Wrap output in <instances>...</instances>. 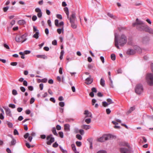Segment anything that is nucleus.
Returning <instances> with one entry per match:
<instances>
[{
    "label": "nucleus",
    "instance_id": "1",
    "mask_svg": "<svg viewBox=\"0 0 153 153\" xmlns=\"http://www.w3.org/2000/svg\"><path fill=\"white\" fill-rule=\"evenodd\" d=\"M132 26L135 27L139 31H144L153 34V29L149 27L143 22L139 20L138 18L136 19L135 22L132 24Z\"/></svg>",
    "mask_w": 153,
    "mask_h": 153
},
{
    "label": "nucleus",
    "instance_id": "2",
    "mask_svg": "<svg viewBox=\"0 0 153 153\" xmlns=\"http://www.w3.org/2000/svg\"><path fill=\"white\" fill-rule=\"evenodd\" d=\"M115 46L117 48L120 49L119 45L121 47L123 46L127 42V39L126 36L124 34H122L119 36L117 39L116 35L114 38Z\"/></svg>",
    "mask_w": 153,
    "mask_h": 153
},
{
    "label": "nucleus",
    "instance_id": "3",
    "mask_svg": "<svg viewBox=\"0 0 153 153\" xmlns=\"http://www.w3.org/2000/svg\"><path fill=\"white\" fill-rule=\"evenodd\" d=\"M146 79L149 85L150 86L153 85V74H148L146 76Z\"/></svg>",
    "mask_w": 153,
    "mask_h": 153
},
{
    "label": "nucleus",
    "instance_id": "4",
    "mask_svg": "<svg viewBox=\"0 0 153 153\" xmlns=\"http://www.w3.org/2000/svg\"><path fill=\"white\" fill-rule=\"evenodd\" d=\"M27 36L26 34H25L21 36H17L15 38L16 41L18 42L23 43L27 40V38H26Z\"/></svg>",
    "mask_w": 153,
    "mask_h": 153
},
{
    "label": "nucleus",
    "instance_id": "5",
    "mask_svg": "<svg viewBox=\"0 0 153 153\" xmlns=\"http://www.w3.org/2000/svg\"><path fill=\"white\" fill-rule=\"evenodd\" d=\"M135 92L137 94H140L143 92V88L141 84H137L135 88Z\"/></svg>",
    "mask_w": 153,
    "mask_h": 153
},
{
    "label": "nucleus",
    "instance_id": "6",
    "mask_svg": "<svg viewBox=\"0 0 153 153\" xmlns=\"http://www.w3.org/2000/svg\"><path fill=\"white\" fill-rule=\"evenodd\" d=\"M70 22H75L76 21V14L74 12H72L70 17H69Z\"/></svg>",
    "mask_w": 153,
    "mask_h": 153
},
{
    "label": "nucleus",
    "instance_id": "7",
    "mask_svg": "<svg viewBox=\"0 0 153 153\" xmlns=\"http://www.w3.org/2000/svg\"><path fill=\"white\" fill-rule=\"evenodd\" d=\"M85 81V83L87 85H89L92 82L93 79L91 78V76L90 75L86 79Z\"/></svg>",
    "mask_w": 153,
    "mask_h": 153
},
{
    "label": "nucleus",
    "instance_id": "8",
    "mask_svg": "<svg viewBox=\"0 0 153 153\" xmlns=\"http://www.w3.org/2000/svg\"><path fill=\"white\" fill-rule=\"evenodd\" d=\"M53 135L51 134L48 135V145H51V143L54 141V137H52Z\"/></svg>",
    "mask_w": 153,
    "mask_h": 153
},
{
    "label": "nucleus",
    "instance_id": "9",
    "mask_svg": "<svg viewBox=\"0 0 153 153\" xmlns=\"http://www.w3.org/2000/svg\"><path fill=\"white\" fill-rule=\"evenodd\" d=\"M120 151L121 153H127L129 150L126 148H121L120 149Z\"/></svg>",
    "mask_w": 153,
    "mask_h": 153
},
{
    "label": "nucleus",
    "instance_id": "10",
    "mask_svg": "<svg viewBox=\"0 0 153 153\" xmlns=\"http://www.w3.org/2000/svg\"><path fill=\"white\" fill-rule=\"evenodd\" d=\"M135 53V50L132 49H128L127 51V53L129 55H132L134 54Z\"/></svg>",
    "mask_w": 153,
    "mask_h": 153
},
{
    "label": "nucleus",
    "instance_id": "11",
    "mask_svg": "<svg viewBox=\"0 0 153 153\" xmlns=\"http://www.w3.org/2000/svg\"><path fill=\"white\" fill-rule=\"evenodd\" d=\"M104 136L105 140H109L113 137V136L112 135L110 134L105 135Z\"/></svg>",
    "mask_w": 153,
    "mask_h": 153
},
{
    "label": "nucleus",
    "instance_id": "12",
    "mask_svg": "<svg viewBox=\"0 0 153 153\" xmlns=\"http://www.w3.org/2000/svg\"><path fill=\"white\" fill-rule=\"evenodd\" d=\"M6 111V113L7 115L9 116H11V112L10 109L8 108H3Z\"/></svg>",
    "mask_w": 153,
    "mask_h": 153
},
{
    "label": "nucleus",
    "instance_id": "13",
    "mask_svg": "<svg viewBox=\"0 0 153 153\" xmlns=\"http://www.w3.org/2000/svg\"><path fill=\"white\" fill-rule=\"evenodd\" d=\"M84 114L86 115L85 117V118L87 117H92V114L88 110H85V111Z\"/></svg>",
    "mask_w": 153,
    "mask_h": 153
},
{
    "label": "nucleus",
    "instance_id": "14",
    "mask_svg": "<svg viewBox=\"0 0 153 153\" xmlns=\"http://www.w3.org/2000/svg\"><path fill=\"white\" fill-rule=\"evenodd\" d=\"M64 130L67 131H70V126L68 124H66L64 125Z\"/></svg>",
    "mask_w": 153,
    "mask_h": 153
},
{
    "label": "nucleus",
    "instance_id": "15",
    "mask_svg": "<svg viewBox=\"0 0 153 153\" xmlns=\"http://www.w3.org/2000/svg\"><path fill=\"white\" fill-rule=\"evenodd\" d=\"M36 56L38 58H40L43 59H47V56L44 55H37Z\"/></svg>",
    "mask_w": 153,
    "mask_h": 153
},
{
    "label": "nucleus",
    "instance_id": "16",
    "mask_svg": "<svg viewBox=\"0 0 153 153\" xmlns=\"http://www.w3.org/2000/svg\"><path fill=\"white\" fill-rule=\"evenodd\" d=\"M71 146L72 150L75 153H79V152L77 151L76 147L75 145L74 144H71Z\"/></svg>",
    "mask_w": 153,
    "mask_h": 153
},
{
    "label": "nucleus",
    "instance_id": "17",
    "mask_svg": "<svg viewBox=\"0 0 153 153\" xmlns=\"http://www.w3.org/2000/svg\"><path fill=\"white\" fill-rule=\"evenodd\" d=\"M97 141L98 142H102L105 141V138H104V136L103 135L102 137L99 138L97 139Z\"/></svg>",
    "mask_w": 153,
    "mask_h": 153
},
{
    "label": "nucleus",
    "instance_id": "18",
    "mask_svg": "<svg viewBox=\"0 0 153 153\" xmlns=\"http://www.w3.org/2000/svg\"><path fill=\"white\" fill-rule=\"evenodd\" d=\"M64 11L67 15L68 19L69 18V11L67 7H65L64 8Z\"/></svg>",
    "mask_w": 153,
    "mask_h": 153
},
{
    "label": "nucleus",
    "instance_id": "19",
    "mask_svg": "<svg viewBox=\"0 0 153 153\" xmlns=\"http://www.w3.org/2000/svg\"><path fill=\"white\" fill-rule=\"evenodd\" d=\"M11 138L12 139V140L11 141V144L10 145H14L16 143V140L13 137V136H11Z\"/></svg>",
    "mask_w": 153,
    "mask_h": 153
},
{
    "label": "nucleus",
    "instance_id": "20",
    "mask_svg": "<svg viewBox=\"0 0 153 153\" xmlns=\"http://www.w3.org/2000/svg\"><path fill=\"white\" fill-rule=\"evenodd\" d=\"M18 23L20 25H23L25 24L26 22L24 20H19L18 22Z\"/></svg>",
    "mask_w": 153,
    "mask_h": 153
},
{
    "label": "nucleus",
    "instance_id": "21",
    "mask_svg": "<svg viewBox=\"0 0 153 153\" xmlns=\"http://www.w3.org/2000/svg\"><path fill=\"white\" fill-rule=\"evenodd\" d=\"M39 32H36L35 34L33 35V37L36 39H38L39 37Z\"/></svg>",
    "mask_w": 153,
    "mask_h": 153
},
{
    "label": "nucleus",
    "instance_id": "22",
    "mask_svg": "<svg viewBox=\"0 0 153 153\" xmlns=\"http://www.w3.org/2000/svg\"><path fill=\"white\" fill-rule=\"evenodd\" d=\"M64 22L62 21L59 22V24L58 26L57 27H59L60 28H64Z\"/></svg>",
    "mask_w": 153,
    "mask_h": 153
},
{
    "label": "nucleus",
    "instance_id": "23",
    "mask_svg": "<svg viewBox=\"0 0 153 153\" xmlns=\"http://www.w3.org/2000/svg\"><path fill=\"white\" fill-rule=\"evenodd\" d=\"M88 68L90 69H92L93 70H95L96 69V68L95 67L91 64H89L88 65Z\"/></svg>",
    "mask_w": 153,
    "mask_h": 153
},
{
    "label": "nucleus",
    "instance_id": "24",
    "mask_svg": "<svg viewBox=\"0 0 153 153\" xmlns=\"http://www.w3.org/2000/svg\"><path fill=\"white\" fill-rule=\"evenodd\" d=\"M90 128L91 126L89 125H84L82 126V128L86 130Z\"/></svg>",
    "mask_w": 153,
    "mask_h": 153
},
{
    "label": "nucleus",
    "instance_id": "25",
    "mask_svg": "<svg viewBox=\"0 0 153 153\" xmlns=\"http://www.w3.org/2000/svg\"><path fill=\"white\" fill-rule=\"evenodd\" d=\"M100 84L103 87H104L105 86V80L102 78H101V79H100Z\"/></svg>",
    "mask_w": 153,
    "mask_h": 153
},
{
    "label": "nucleus",
    "instance_id": "26",
    "mask_svg": "<svg viewBox=\"0 0 153 153\" xmlns=\"http://www.w3.org/2000/svg\"><path fill=\"white\" fill-rule=\"evenodd\" d=\"M71 24V26L74 29H75L77 27V25L75 24V22H70Z\"/></svg>",
    "mask_w": 153,
    "mask_h": 153
},
{
    "label": "nucleus",
    "instance_id": "27",
    "mask_svg": "<svg viewBox=\"0 0 153 153\" xmlns=\"http://www.w3.org/2000/svg\"><path fill=\"white\" fill-rule=\"evenodd\" d=\"M52 131L54 135L58 136V134L56 132V129L55 128H53Z\"/></svg>",
    "mask_w": 153,
    "mask_h": 153
},
{
    "label": "nucleus",
    "instance_id": "28",
    "mask_svg": "<svg viewBox=\"0 0 153 153\" xmlns=\"http://www.w3.org/2000/svg\"><path fill=\"white\" fill-rule=\"evenodd\" d=\"M64 29L62 28H58L57 30V33L59 34H60L62 31H63Z\"/></svg>",
    "mask_w": 153,
    "mask_h": 153
},
{
    "label": "nucleus",
    "instance_id": "29",
    "mask_svg": "<svg viewBox=\"0 0 153 153\" xmlns=\"http://www.w3.org/2000/svg\"><path fill=\"white\" fill-rule=\"evenodd\" d=\"M59 147L60 150L63 153H68L67 151L66 150L63 149L61 146H60Z\"/></svg>",
    "mask_w": 153,
    "mask_h": 153
},
{
    "label": "nucleus",
    "instance_id": "30",
    "mask_svg": "<svg viewBox=\"0 0 153 153\" xmlns=\"http://www.w3.org/2000/svg\"><path fill=\"white\" fill-rule=\"evenodd\" d=\"M135 108L134 107H131L130 108V109L128 111V113H130L131 112L133 111Z\"/></svg>",
    "mask_w": 153,
    "mask_h": 153
},
{
    "label": "nucleus",
    "instance_id": "31",
    "mask_svg": "<svg viewBox=\"0 0 153 153\" xmlns=\"http://www.w3.org/2000/svg\"><path fill=\"white\" fill-rule=\"evenodd\" d=\"M107 101L108 103L109 104V105L114 103V102L112 101V100L110 98L107 99Z\"/></svg>",
    "mask_w": 153,
    "mask_h": 153
},
{
    "label": "nucleus",
    "instance_id": "32",
    "mask_svg": "<svg viewBox=\"0 0 153 153\" xmlns=\"http://www.w3.org/2000/svg\"><path fill=\"white\" fill-rule=\"evenodd\" d=\"M111 59L113 60H114L116 59L115 55L114 54H112L111 55Z\"/></svg>",
    "mask_w": 153,
    "mask_h": 153
},
{
    "label": "nucleus",
    "instance_id": "33",
    "mask_svg": "<svg viewBox=\"0 0 153 153\" xmlns=\"http://www.w3.org/2000/svg\"><path fill=\"white\" fill-rule=\"evenodd\" d=\"M102 103L103 106L104 107H106L109 105V104L105 101L103 102Z\"/></svg>",
    "mask_w": 153,
    "mask_h": 153
},
{
    "label": "nucleus",
    "instance_id": "34",
    "mask_svg": "<svg viewBox=\"0 0 153 153\" xmlns=\"http://www.w3.org/2000/svg\"><path fill=\"white\" fill-rule=\"evenodd\" d=\"M76 137L78 140H81L82 139V137L81 135L79 134H77L76 135Z\"/></svg>",
    "mask_w": 153,
    "mask_h": 153
},
{
    "label": "nucleus",
    "instance_id": "35",
    "mask_svg": "<svg viewBox=\"0 0 153 153\" xmlns=\"http://www.w3.org/2000/svg\"><path fill=\"white\" fill-rule=\"evenodd\" d=\"M91 121V118L86 119L85 120V122H86L87 124H89L90 123Z\"/></svg>",
    "mask_w": 153,
    "mask_h": 153
},
{
    "label": "nucleus",
    "instance_id": "36",
    "mask_svg": "<svg viewBox=\"0 0 153 153\" xmlns=\"http://www.w3.org/2000/svg\"><path fill=\"white\" fill-rule=\"evenodd\" d=\"M76 143L77 146L78 147H80L82 145L81 142L80 141H77L76 142Z\"/></svg>",
    "mask_w": 153,
    "mask_h": 153
},
{
    "label": "nucleus",
    "instance_id": "37",
    "mask_svg": "<svg viewBox=\"0 0 153 153\" xmlns=\"http://www.w3.org/2000/svg\"><path fill=\"white\" fill-rule=\"evenodd\" d=\"M59 137L61 138H62L63 137V133L62 131L59 132Z\"/></svg>",
    "mask_w": 153,
    "mask_h": 153
},
{
    "label": "nucleus",
    "instance_id": "38",
    "mask_svg": "<svg viewBox=\"0 0 153 153\" xmlns=\"http://www.w3.org/2000/svg\"><path fill=\"white\" fill-rule=\"evenodd\" d=\"M9 8V7L8 6L4 7L3 9L4 12H6Z\"/></svg>",
    "mask_w": 153,
    "mask_h": 153
},
{
    "label": "nucleus",
    "instance_id": "39",
    "mask_svg": "<svg viewBox=\"0 0 153 153\" xmlns=\"http://www.w3.org/2000/svg\"><path fill=\"white\" fill-rule=\"evenodd\" d=\"M59 105L61 107H63L65 106V103L63 102H59Z\"/></svg>",
    "mask_w": 153,
    "mask_h": 153
},
{
    "label": "nucleus",
    "instance_id": "40",
    "mask_svg": "<svg viewBox=\"0 0 153 153\" xmlns=\"http://www.w3.org/2000/svg\"><path fill=\"white\" fill-rule=\"evenodd\" d=\"M109 79L111 82L110 86L112 88H113L114 86L113 84V82L111 79V77L110 76H109Z\"/></svg>",
    "mask_w": 153,
    "mask_h": 153
},
{
    "label": "nucleus",
    "instance_id": "41",
    "mask_svg": "<svg viewBox=\"0 0 153 153\" xmlns=\"http://www.w3.org/2000/svg\"><path fill=\"white\" fill-rule=\"evenodd\" d=\"M12 93V94L14 95H16L17 94V91L15 89H13V90Z\"/></svg>",
    "mask_w": 153,
    "mask_h": 153
},
{
    "label": "nucleus",
    "instance_id": "42",
    "mask_svg": "<svg viewBox=\"0 0 153 153\" xmlns=\"http://www.w3.org/2000/svg\"><path fill=\"white\" fill-rule=\"evenodd\" d=\"M33 32H39V30L37 29V27L35 26H33Z\"/></svg>",
    "mask_w": 153,
    "mask_h": 153
},
{
    "label": "nucleus",
    "instance_id": "43",
    "mask_svg": "<svg viewBox=\"0 0 153 153\" xmlns=\"http://www.w3.org/2000/svg\"><path fill=\"white\" fill-rule=\"evenodd\" d=\"M52 146L54 148H56L58 146V144L56 142L53 144Z\"/></svg>",
    "mask_w": 153,
    "mask_h": 153
},
{
    "label": "nucleus",
    "instance_id": "44",
    "mask_svg": "<svg viewBox=\"0 0 153 153\" xmlns=\"http://www.w3.org/2000/svg\"><path fill=\"white\" fill-rule=\"evenodd\" d=\"M17 65V62H12L10 63V65L13 66H16Z\"/></svg>",
    "mask_w": 153,
    "mask_h": 153
},
{
    "label": "nucleus",
    "instance_id": "45",
    "mask_svg": "<svg viewBox=\"0 0 153 153\" xmlns=\"http://www.w3.org/2000/svg\"><path fill=\"white\" fill-rule=\"evenodd\" d=\"M29 135V134L28 133H26L24 136V137L25 139H27Z\"/></svg>",
    "mask_w": 153,
    "mask_h": 153
},
{
    "label": "nucleus",
    "instance_id": "46",
    "mask_svg": "<svg viewBox=\"0 0 153 153\" xmlns=\"http://www.w3.org/2000/svg\"><path fill=\"white\" fill-rule=\"evenodd\" d=\"M9 106L13 108H15V105L13 104H10L9 105Z\"/></svg>",
    "mask_w": 153,
    "mask_h": 153
},
{
    "label": "nucleus",
    "instance_id": "47",
    "mask_svg": "<svg viewBox=\"0 0 153 153\" xmlns=\"http://www.w3.org/2000/svg\"><path fill=\"white\" fill-rule=\"evenodd\" d=\"M13 134L14 135H18L19 133L16 129H15L14 130Z\"/></svg>",
    "mask_w": 153,
    "mask_h": 153
},
{
    "label": "nucleus",
    "instance_id": "48",
    "mask_svg": "<svg viewBox=\"0 0 153 153\" xmlns=\"http://www.w3.org/2000/svg\"><path fill=\"white\" fill-rule=\"evenodd\" d=\"M20 89L21 91L22 92H25L26 90L25 88L24 87L22 86L20 87Z\"/></svg>",
    "mask_w": 153,
    "mask_h": 153
},
{
    "label": "nucleus",
    "instance_id": "49",
    "mask_svg": "<svg viewBox=\"0 0 153 153\" xmlns=\"http://www.w3.org/2000/svg\"><path fill=\"white\" fill-rule=\"evenodd\" d=\"M35 11L38 13L40 12H41V10L39 8H37L35 10Z\"/></svg>",
    "mask_w": 153,
    "mask_h": 153
},
{
    "label": "nucleus",
    "instance_id": "50",
    "mask_svg": "<svg viewBox=\"0 0 153 153\" xmlns=\"http://www.w3.org/2000/svg\"><path fill=\"white\" fill-rule=\"evenodd\" d=\"M52 44L53 45H57V41L56 40H54L52 42Z\"/></svg>",
    "mask_w": 153,
    "mask_h": 153
},
{
    "label": "nucleus",
    "instance_id": "51",
    "mask_svg": "<svg viewBox=\"0 0 153 153\" xmlns=\"http://www.w3.org/2000/svg\"><path fill=\"white\" fill-rule=\"evenodd\" d=\"M59 23V20L58 19H56L55 21V24L56 27L58 26Z\"/></svg>",
    "mask_w": 153,
    "mask_h": 153
},
{
    "label": "nucleus",
    "instance_id": "52",
    "mask_svg": "<svg viewBox=\"0 0 153 153\" xmlns=\"http://www.w3.org/2000/svg\"><path fill=\"white\" fill-rule=\"evenodd\" d=\"M92 92L96 93L97 92V90L96 88L94 87L92 88L91 89Z\"/></svg>",
    "mask_w": 153,
    "mask_h": 153
},
{
    "label": "nucleus",
    "instance_id": "53",
    "mask_svg": "<svg viewBox=\"0 0 153 153\" xmlns=\"http://www.w3.org/2000/svg\"><path fill=\"white\" fill-rule=\"evenodd\" d=\"M56 17L57 18L60 19H62V17L61 15L58 14L56 15Z\"/></svg>",
    "mask_w": 153,
    "mask_h": 153
},
{
    "label": "nucleus",
    "instance_id": "54",
    "mask_svg": "<svg viewBox=\"0 0 153 153\" xmlns=\"http://www.w3.org/2000/svg\"><path fill=\"white\" fill-rule=\"evenodd\" d=\"M50 101L53 102V103H55L56 102V100L53 97H51L50 99Z\"/></svg>",
    "mask_w": 153,
    "mask_h": 153
},
{
    "label": "nucleus",
    "instance_id": "55",
    "mask_svg": "<svg viewBox=\"0 0 153 153\" xmlns=\"http://www.w3.org/2000/svg\"><path fill=\"white\" fill-rule=\"evenodd\" d=\"M79 131V130L78 128H75L74 129V132L76 133H78Z\"/></svg>",
    "mask_w": 153,
    "mask_h": 153
},
{
    "label": "nucleus",
    "instance_id": "56",
    "mask_svg": "<svg viewBox=\"0 0 153 153\" xmlns=\"http://www.w3.org/2000/svg\"><path fill=\"white\" fill-rule=\"evenodd\" d=\"M34 101H35V99H34V98L33 97L30 100V103L31 104H32L33 103Z\"/></svg>",
    "mask_w": 153,
    "mask_h": 153
},
{
    "label": "nucleus",
    "instance_id": "57",
    "mask_svg": "<svg viewBox=\"0 0 153 153\" xmlns=\"http://www.w3.org/2000/svg\"><path fill=\"white\" fill-rule=\"evenodd\" d=\"M37 19V17L35 15H34L33 16L32 18V20L33 21H36Z\"/></svg>",
    "mask_w": 153,
    "mask_h": 153
},
{
    "label": "nucleus",
    "instance_id": "58",
    "mask_svg": "<svg viewBox=\"0 0 153 153\" xmlns=\"http://www.w3.org/2000/svg\"><path fill=\"white\" fill-rule=\"evenodd\" d=\"M4 46L7 49H10V47L8 46V45H7V44H4Z\"/></svg>",
    "mask_w": 153,
    "mask_h": 153
},
{
    "label": "nucleus",
    "instance_id": "59",
    "mask_svg": "<svg viewBox=\"0 0 153 153\" xmlns=\"http://www.w3.org/2000/svg\"><path fill=\"white\" fill-rule=\"evenodd\" d=\"M97 153H106V152L105 150H100L98 151Z\"/></svg>",
    "mask_w": 153,
    "mask_h": 153
},
{
    "label": "nucleus",
    "instance_id": "60",
    "mask_svg": "<svg viewBox=\"0 0 153 153\" xmlns=\"http://www.w3.org/2000/svg\"><path fill=\"white\" fill-rule=\"evenodd\" d=\"M62 68L61 67L60 68L59 70V73L60 74H62Z\"/></svg>",
    "mask_w": 153,
    "mask_h": 153
},
{
    "label": "nucleus",
    "instance_id": "61",
    "mask_svg": "<svg viewBox=\"0 0 153 153\" xmlns=\"http://www.w3.org/2000/svg\"><path fill=\"white\" fill-rule=\"evenodd\" d=\"M23 84L25 86H27V81L25 80L23 81Z\"/></svg>",
    "mask_w": 153,
    "mask_h": 153
},
{
    "label": "nucleus",
    "instance_id": "62",
    "mask_svg": "<svg viewBox=\"0 0 153 153\" xmlns=\"http://www.w3.org/2000/svg\"><path fill=\"white\" fill-rule=\"evenodd\" d=\"M106 112L107 114H108L111 112V111L110 110V109L108 108L106 109Z\"/></svg>",
    "mask_w": 153,
    "mask_h": 153
},
{
    "label": "nucleus",
    "instance_id": "63",
    "mask_svg": "<svg viewBox=\"0 0 153 153\" xmlns=\"http://www.w3.org/2000/svg\"><path fill=\"white\" fill-rule=\"evenodd\" d=\"M47 95H48L47 93V92H45L44 94H43L42 95V98H44L45 97H47Z\"/></svg>",
    "mask_w": 153,
    "mask_h": 153
},
{
    "label": "nucleus",
    "instance_id": "64",
    "mask_svg": "<svg viewBox=\"0 0 153 153\" xmlns=\"http://www.w3.org/2000/svg\"><path fill=\"white\" fill-rule=\"evenodd\" d=\"M79 133L82 135L84 134V130L82 129H80L79 130Z\"/></svg>",
    "mask_w": 153,
    "mask_h": 153
}]
</instances>
